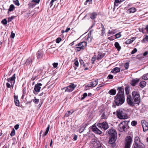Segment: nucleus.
<instances>
[{
    "label": "nucleus",
    "instance_id": "27",
    "mask_svg": "<svg viewBox=\"0 0 148 148\" xmlns=\"http://www.w3.org/2000/svg\"><path fill=\"white\" fill-rule=\"evenodd\" d=\"M101 117L102 119H106L108 117V115L106 112H103L101 115Z\"/></svg>",
    "mask_w": 148,
    "mask_h": 148
},
{
    "label": "nucleus",
    "instance_id": "16",
    "mask_svg": "<svg viewBox=\"0 0 148 148\" xmlns=\"http://www.w3.org/2000/svg\"><path fill=\"white\" fill-rule=\"evenodd\" d=\"M140 80L139 79L136 78V79H133L132 80L131 84L133 86H134Z\"/></svg>",
    "mask_w": 148,
    "mask_h": 148
},
{
    "label": "nucleus",
    "instance_id": "11",
    "mask_svg": "<svg viewBox=\"0 0 148 148\" xmlns=\"http://www.w3.org/2000/svg\"><path fill=\"white\" fill-rule=\"evenodd\" d=\"M108 133L110 136V137L117 136L116 131L113 128H112L109 130L108 131Z\"/></svg>",
    "mask_w": 148,
    "mask_h": 148
},
{
    "label": "nucleus",
    "instance_id": "14",
    "mask_svg": "<svg viewBox=\"0 0 148 148\" xmlns=\"http://www.w3.org/2000/svg\"><path fill=\"white\" fill-rule=\"evenodd\" d=\"M92 131L96 134H101L102 132L95 125H93L92 127Z\"/></svg>",
    "mask_w": 148,
    "mask_h": 148
},
{
    "label": "nucleus",
    "instance_id": "4",
    "mask_svg": "<svg viewBox=\"0 0 148 148\" xmlns=\"http://www.w3.org/2000/svg\"><path fill=\"white\" fill-rule=\"evenodd\" d=\"M132 142V138L130 136L126 137L125 142V148H130Z\"/></svg>",
    "mask_w": 148,
    "mask_h": 148
},
{
    "label": "nucleus",
    "instance_id": "10",
    "mask_svg": "<svg viewBox=\"0 0 148 148\" xmlns=\"http://www.w3.org/2000/svg\"><path fill=\"white\" fill-rule=\"evenodd\" d=\"M141 122L143 131L145 132L147 130H148V123L144 120H142Z\"/></svg>",
    "mask_w": 148,
    "mask_h": 148
},
{
    "label": "nucleus",
    "instance_id": "62",
    "mask_svg": "<svg viewBox=\"0 0 148 148\" xmlns=\"http://www.w3.org/2000/svg\"><path fill=\"white\" fill-rule=\"evenodd\" d=\"M92 0H86V2L84 3V4L85 5H86L87 4V3L88 2L90 3V2H91Z\"/></svg>",
    "mask_w": 148,
    "mask_h": 148
},
{
    "label": "nucleus",
    "instance_id": "40",
    "mask_svg": "<svg viewBox=\"0 0 148 148\" xmlns=\"http://www.w3.org/2000/svg\"><path fill=\"white\" fill-rule=\"evenodd\" d=\"M116 38H120L121 36L120 32H119L118 33L116 34L115 35Z\"/></svg>",
    "mask_w": 148,
    "mask_h": 148
},
{
    "label": "nucleus",
    "instance_id": "30",
    "mask_svg": "<svg viewBox=\"0 0 148 148\" xmlns=\"http://www.w3.org/2000/svg\"><path fill=\"white\" fill-rule=\"evenodd\" d=\"M104 55H103L101 53H99L98 54L97 59L99 60L101 59L104 57Z\"/></svg>",
    "mask_w": 148,
    "mask_h": 148
},
{
    "label": "nucleus",
    "instance_id": "24",
    "mask_svg": "<svg viewBox=\"0 0 148 148\" xmlns=\"http://www.w3.org/2000/svg\"><path fill=\"white\" fill-rule=\"evenodd\" d=\"M14 100L16 105L17 106H19V100L17 99V97L16 96H14Z\"/></svg>",
    "mask_w": 148,
    "mask_h": 148
},
{
    "label": "nucleus",
    "instance_id": "21",
    "mask_svg": "<svg viewBox=\"0 0 148 148\" xmlns=\"http://www.w3.org/2000/svg\"><path fill=\"white\" fill-rule=\"evenodd\" d=\"M74 112V111L72 110L68 111L65 114L64 116L65 117H67L69 116L72 114Z\"/></svg>",
    "mask_w": 148,
    "mask_h": 148
},
{
    "label": "nucleus",
    "instance_id": "13",
    "mask_svg": "<svg viewBox=\"0 0 148 148\" xmlns=\"http://www.w3.org/2000/svg\"><path fill=\"white\" fill-rule=\"evenodd\" d=\"M98 82V79H97L95 81L90 82L87 86L90 87H94L97 84Z\"/></svg>",
    "mask_w": 148,
    "mask_h": 148
},
{
    "label": "nucleus",
    "instance_id": "15",
    "mask_svg": "<svg viewBox=\"0 0 148 148\" xmlns=\"http://www.w3.org/2000/svg\"><path fill=\"white\" fill-rule=\"evenodd\" d=\"M117 136H111L110 137L109 143L112 144L114 143L116 140Z\"/></svg>",
    "mask_w": 148,
    "mask_h": 148
},
{
    "label": "nucleus",
    "instance_id": "53",
    "mask_svg": "<svg viewBox=\"0 0 148 148\" xmlns=\"http://www.w3.org/2000/svg\"><path fill=\"white\" fill-rule=\"evenodd\" d=\"M15 36V34L14 33L11 32V34L10 37L12 38H14Z\"/></svg>",
    "mask_w": 148,
    "mask_h": 148
},
{
    "label": "nucleus",
    "instance_id": "59",
    "mask_svg": "<svg viewBox=\"0 0 148 148\" xmlns=\"http://www.w3.org/2000/svg\"><path fill=\"white\" fill-rule=\"evenodd\" d=\"M101 28L102 29L101 30L102 32H105V29L104 27L102 24H101Z\"/></svg>",
    "mask_w": 148,
    "mask_h": 148
},
{
    "label": "nucleus",
    "instance_id": "1",
    "mask_svg": "<svg viewBox=\"0 0 148 148\" xmlns=\"http://www.w3.org/2000/svg\"><path fill=\"white\" fill-rule=\"evenodd\" d=\"M117 90L119 91L115 97L114 102L117 106H120L125 101L124 89L122 87H119Z\"/></svg>",
    "mask_w": 148,
    "mask_h": 148
},
{
    "label": "nucleus",
    "instance_id": "9",
    "mask_svg": "<svg viewBox=\"0 0 148 148\" xmlns=\"http://www.w3.org/2000/svg\"><path fill=\"white\" fill-rule=\"evenodd\" d=\"M127 102L128 104L131 106H134L136 103L132 99L131 96L130 95H127Z\"/></svg>",
    "mask_w": 148,
    "mask_h": 148
},
{
    "label": "nucleus",
    "instance_id": "49",
    "mask_svg": "<svg viewBox=\"0 0 148 148\" xmlns=\"http://www.w3.org/2000/svg\"><path fill=\"white\" fill-rule=\"evenodd\" d=\"M40 1V0H32V2L35 3H38Z\"/></svg>",
    "mask_w": 148,
    "mask_h": 148
},
{
    "label": "nucleus",
    "instance_id": "42",
    "mask_svg": "<svg viewBox=\"0 0 148 148\" xmlns=\"http://www.w3.org/2000/svg\"><path fill=\"white\" fill-rule=\"evenodd\" d=\"M87 96V94L86 93H84L82 95L81 98V100H83Z\"/></svg>",
    "mask_w": 148,
    "mask_h": 148
},
{
    "label": "nucleus",
    "instance_id": "7",
    "mask_svg": "<svg viewBox=\"0 0 148 148\" xmlns=\"http://www.w3.org/2000/svg\"><path fill=\"white\" fill-rule=\"evenodd\" d=\"M97 126L101 129H103L104 130H106L109 127L108 123L105 122L98 124Z\"/></svg>",
    "mask_w": 148,
    "mask_h": 148
},
{
    "label": "nucleus",
    "instance_id": "54",
    "mask_svg": "<svg viewBox=\"0 0 148 148\" xmlns=\"http://www.w3.org/2000/svg\"><path fill=\"white\" fill-rule=\"evenodd\" d=\"M144 145L142 144V145H140L139 144H138V148H143Z\"/></svg>",
    "mask_w": 148,
    "mask_h": 148
},
{
    "label": "nucleus",
    "instance_id": "48",
    "mask_svg": "<svg viewBox=\"0 0 148 148\" xmlns=\"http://www.w3.org/2000/svg\"><path fill=\"white\" fill-rule=\"evenodd\" d=\"M129 66V64L128 62L125 63V67L126 69H128Z\"/></svg>",
    "mask_w": 148,
    "mask_h": 148
},
{
    "label": "nucleus",
    "instance_id": "29",
    "mask_svg": "<svg viewBox=\"0 0 148 148\" xmlns=\"http://www.w3.org/2000/svg\"><path fill=\"white\" fill-rule=\"evenodd\" d=\"M97 16V14L95 12L92 13L90 14V18L92 19H95Z\"/></svg>",
    "mask_w": 148,
    "mask_h": 148
},
{
    "label": "nucleus",
    "instance_id": "37",
    "mask_svg": "<svg viewBox=\"0 0 148 148\" xmlns=\"http://www.w3.org/2000/svg\"><path fill=\"white\" fill-rule=\"evenodd\" d=\"M34 99L32 100L31 101H33L35 103H36V104L38 103L39 102V99H36V97H34Z\"/></svg>",
    "mask_w": 148,
    "mask_h": 148
},
{
    "label": "nucleus",
    "instance_id": "2",
    "mask_svg": "<svg viewBox=\"0 0 148 148\" xmlns=\"http://www.w3.org/2000/svg\"><path fill=\"white\" fill-rule=\"evenodd\" d=\"M129 121H125L121 122L118 127V130L120 132H125L127 131L128 127V123Z\"/></svg>",
    "mask_w": 148,
    "mask_h": 148
},
{
    "label": "nucleus",
    "instance_id": "47",
    "mask_svg": "<svg viewBox=\"0 0 148 148\" xmlns=\"http://www.w3.org/2000/svg\"><path fill=\"white\" fill-rule=\"evenodd\" d=\"M125 91L126 94L128 95L129 94V90L128 88L127 87H126L125 88Z\"/></svg>",
    "mask_w": 148,
    "mask_h": 148
},
{
    "label": "nucleus",
    "instance_id": "22",
    "mask_svg": "<svg viewBox=\"0 0 148 148\" xmlns=\"http://www.w3.org/2000/svg\"><path fill=\"white\" fill-rule=\"evenodd\" d=\"M15 74H14L11 78H8L7 81L8 82L13 81L15 82Z\"/></svg>",
    "mask_w": 148,
    "mask_h": 148
},
{
    "label": "nucleus",
    "instance_id": "26",
    "mask_svg": "<svg viewBox=\"0 0 148 148\" xmlns=\"http://www.w3.org/2000/svg\"><path fill=\"white\" fill-rule=\"evenodd\" d=\"M108 93L112 95H114L116 93V91L114 89H112L109 91Z\"/></svg>",
    "mask_w": 148,
    "mask_h": 148
},
{
    "label": "nucleus",
    "instance_id": "33",
    "mask_svg": "<svg viewBox=\"0 0 148 148\" xmlns=\"http://www.w3.org/2000/svg\"><path fill=\"white\" fill-rule=\"evenodd\" d=\"M14 5L13 4H12L10 6V8L8 9V11L10 12H11L12 11H13L14 10Z\"/></svg>",
    "mask_w": 148,
    "mask_h": 148
},
{
    "label": "nucleus",
    "instance_id": "58",
    "mask_svg": "<svg viewBox=\"0 0 148 148\" xmlns=\"http://www.w3.org/2000/svg\"><path fill=\"white\" fill-rule=\"evenodd\" d=\"M58 65V63H54L53 64V66L54 68H56L57 67Z\"/></svg>",
    "mask_w": 148,
    "mask_h": 148
},
{
    "label": "nucleus",
    "instance_id": "56",
    "mask_svg": "<svg viewBox=\"0 0 148 148\" xmlns=\"http://www.w3.org/2000/svg\"><path fill=\"white\" fill-rule=\"evenodd\" d=\"M81 65H82L84 66H85V65L84 64V62L82 60H81L79 61Z\"/></svg>",
    "mask_w": 148,
    "mask_h": 148
},
{
    "label": "nucleus",
    "instance_id": "23",
    "mask_svg": "<svg viewBox=\"0 0 148 148\" xmlns=\"http://www.w3.org/2000/svg\"><path fill=\"white\" fill-rule=\"evenodd\" d=\"M146 85V82L145 81H142L139 84V86L141 88H144Z\"/></svg>",
    "mask_w": 148,
    "mask_h": 148
},
{
    "label": "nucleus",
    "instance_id": "32",
    "mask_svg": "<svg viewBox=\"0 0 148 148\" xmlns=\"http://www.w3.org/2000/svg\"><path fill=\"white\" fill-rule=\"evenodd\" d=\"M37 58H40L42 57V54L40 51H38L37 53Z\"/></svg>",
    "mask_w": 148,
    "mask_h": 148
},
{
    "label": "nucleus",
    "instance_id": "60",
    "mask_svg": "<svg viewBox=\"0 0 148 148\" xmlns=\"http://www.w3.org/2000/svg\"><path fill=\"white\" fill-rule=\"evenodd\" d=\"M96 60L95 57H93L92 59V64L94 63V62Z\"/></svg>",
    "mask_w": 148,
    "mask_h": 148
},
{
    "label": "nucleus",
    "instance_id": "28",
    "mask_svg": "<svg viewBox=\"0 0 148 148\" xmlns=\"http://www.w3.org/2000/svg\"><path fill=\"white\" fill-rule=\"evenodd\" d=\"M14 84V82H11V84L10 83H6V85L7 86V87L8 88H10L11 87H12L13 86V85Z\"/></svg>",
    "mask_w": 148,
    "mask_h": 148
},
{
    "label": "nucleus",
    "instance_id": "57",
    "mask_svg": "<svg viewBox=\"0 0 148 148\" xmlns=\"http://www.w3.org/2000/svg\"><path fill=\"white\" fill-rule=\"evenodd\" d=\"M108 77L110 79H112L113 78V76L111 74H109L108 76Z\"/></svg>",
    "mask_w": 148,
    "mask_h": 148
},
{
    "label": "nucleus",
    "instance_id": "19",
    "mask_svg": "<svg viewBox=\"0 0 148 148\" xmlns=\"http://www.w3.org/2000/svg\"><path fill=\"white\" fill-rule=\"evenodd\" d=\"M120 71V69L118 67H116L114 68L111 72L112 73H116L119 72Z\"/></svg>",
    "mask_w": 148,
    "mask_h": 148
},
{
    "label": "nucleus",
    "instance_id": "8",
    "mask_svg": "<svg viewBox=\"0 0 148 148\" xmlns=\"http://www.w3.org/2000/svg\"><path fill=\"white\" fill-rule=\"evenodd\" d=\"M42 85V84L40 83H38L35 85L34 90H33L34 94H37L36 92H40L41 88V86Z\"/></svg>",
    "mask_w": 148,
    "mask_h": 148
},
{
    "label": "nucleus",
    "instance_id": "20",
    "mask_svg": "<svg viewBox=\"0 0 148 148\" xmlns=\"http://www.w3.org/2000/svg\"><path fill=\"white\" fill-rule=\"evenodd\" d=\"M134 142L135 145H137L138 144H139L140 143V140L139 137L138 136L135 137Z\"/></svg>",
    "mask_w": 148,
    "mask_h": 148
},
{
    "label": "nucleus",
    "instance_id": "52",
    "mask_svg": "<svg viewBox=\"0 0 148 148\" xmlns=\"http://www.w3.org/2000/svg\"><path fill=\"white\" fill-rule=\"evenodd\" d=\"M137 124V122L135 121H133L131 123V125L132 126H135Z\"/></svg>",
    "mask_w": 148,
    "mask_h": 148
},
{
    "label": "nucleus",
    "instance_id": "51",
    "mask_svg": "<svg viewBox=\"0 0 148 148\" xmlns=\"http://www.w3.org/2000/svg\"><path fill=\"white\" fill-rule=\"evenodd\" d=\"M14 3L16 5L18 6L20 4L18 0H16L15 1H14Z\"/></svg>",
    "mask_w": 148,
    "mask_h": 148
},
{
    "label": "nucleus",
    "instance_id": "55",
    "mask_svg": "<svg viewBox=\"0 0 148 148\" xmlns=\"http://www.w3.org/2000/svg\"><path fill=\"white\" fill-rule=\"evenodd\" d=\"M137 49L136 48H134L133 51L131 52L132 54H133L135 53L137 51Z\"/></svg>",
    "mask_w": 148,
    "mask_h": 148
},
{
    "label": "nucleus",
    "instance_id": "44",
    "mask_svg": "<svg viewBox=\"0 0 148 148\" xmlns=\"http://www.w3.org/2000/svg\"><path fill=\"white\" fill-rule=\"evenodd\" d=\"M1 23L3 25H6L7 23V21L5 19H4L1 22Z\"/></svg>",
    "mask_w": 148,
    "mask_h": 148
},
{
    "label": "nucleus",
    "instance_id": "43",
    "mask_svg": "<svg viewBox=\"0 0 148 148\" xmlns=\"http://www.w3.org/2000/svg\"><path fill=\"white\" fill-rule=\"evenodd\" d=\"M85 127H84V126L81 127L79 129V131L80 133H81L84 131L85 129Z\"/></svg>",
    "mask_w": 148,
    "mask_h": 148
},
{
    "label": "nucleus",
    "instance_id": "17",
    "mask_svg": "<svg viewBox=\"0 0 148 148\" xmlns=\"http://www.w3.org/2000/svg\"><path fill=\"white\" fill-rule=\"evenodd\" d=\"M91 31H90L88 34V36L87 37V40L88 42H91L92 40V37L91 36Z\"/></svg>",
    "mask_w": 148,
    "mask_h": 148
},
{
    "label": "nucleus",
    "instance_id": "50",
    "mask_svg": "<svg viewBox=\"0 0 148 148\" xmlns=\"http://www.w3.org/2000/svg\"><path fill=\"white\" fill-rule=\"evenodd\" d=\"M61 40V39L59 37L58 38L56 39V42L57 43H59Z\"/></svg>",
    "mask_w": 148,
    "mask_h": 148
},
{
    "label": "nucleus",
    "instance_id": "38",
    "mask_svg": "<svg viewBox=\"0 0 148 148\" xmlns=\"http://www.w3.org/2000/svg\"><path fill=\"white\" fill-rule=\"evenodd\" d=\"M32 59L31 58H29L28 59H27V60L26 62L27 64L28 63L29 64H30L32 63Z\"/></svg>",
    "mask_w": 148,
    "mask_h": 148
},
{
    "label": "nucleus",
    "instance_id": "3",
    "mask_svg": "<svg viewBox=\"0 0 148 148\" xmlns=\"http://www.w3.org/2000/svg\"><path fill=\"white\" fill-rule=\"evenodd\" d=\"M134 102L136 104H138L140 101V98L139 92L136 90L134 91L132 93Z\"/></svg>",
    "mask_w": 148,
    "mask_h": 148
},
{
    "label": "nucleus",
    "instance_id": "31",
    "mask_svg": "<svg viewBox=\"0 0 148 148\" xmlns=\"http://www.w3.org/2000/svg\"><path fill=\"white\" fill-rule=\"evenodd\" d=\"M129 13H133L136 11V9L134 8H132L127 11Z\"/></svg>",
    "mask_w": 148,
    "mask_h": 148
},
{
    "label": "nucleus",
    "instance_id": "63",
    "mask_svg": "<svg viewBox=\"0 0 148 148\" xmlns=\"http://www.w3.org/2000/svg\"><path fill=\"white\" fill-rule=\"evenodd\" d=\"M74 64H75V65L76 66H78V64H79V62L77 61H76L75 62Z\"/></svg>",
    "mask_w": 148,
    "mask_h": 148
},
{
    "label": "nucleus",
    "instance_id": "5",
    "mask_svg": "<svg viewBox=\"0 0 148 148\" xmlns=\"http://www.w3.org/2000/svg\"><path fill=\"white\" fill-rule=\"evenodd\" d=\"M87 42H82L75 45V49L78 51H80L81 49H84L86 46Z\"/></svg>",
    "mask_w": 148,
    "mask_h": 148
},
{
    "label": "nucleus",
    "instance_id": "35",
    "mask_svg": "<svg viewBox=\"0 0 148 148\" xmlns=\"http://www.w3.org/2000/svg\"><path fill=\"white\" fill-rule=\"evenodd\" d=\"M99 143V142L98 141H97V140H92L91 142V143L93 145V146H96L97 144H98Z\"/></svg>",
    "mask_w": 148,
    "mask_h": 148
},
{
    "label": "nucleus",
    "instance_id": "46",
    "mask_svg": "<svg viewBox=\"0 0 148 148\" xmlns=\"http://www.w3.org/2000/svg\"><path fill=\"white\" fill-rule=\"evenodd\" d=\"M15 130H14V129H13L12 131L11 132L10 135L11 136H13L15 135Z\"/></svg>",
    "mask_w": 148,
    "mask_h": 148
},
{
    "label": "nucleus",
    "instance_id": "12",
    "mask_svg": "<svg viewBox=\"0 0 148 148\" xmlns=\"http://www.w3.org/2000/svg\"><path fill=\"white\" fill-rule=\"evenodd\" d=\"M76 87L73 84L71 83V84L66 87L65 91L70 92L72 91Z\"/></svg>",
    "mask_w": 148,
    "mask_h": 148
},
{
    "label": "nucleus",
    "instance_id": "61",
    "mask_svg": "<svg viewBox=\"0 0 148 148\" xmlns=\"http://www.w3.org/2000/svg\"><path fill=\"white\" fill-rule=\"evenodd\" d=\"M19 125L18 124L15 125L14 126L15 129L16 130H17V129H18L19 128Z\"/></svg>",
    "mask_w": 148,
    "mask_h": 148
},
{
    "label": "nucleus",
    "instance_id": "41",
    "mask_svg": "<svg viewBox=\"0 0 148 148\" xmlns=\"http://www.w3.org/2000/svg\"><path fill=\"white\" fill-rule=\"evenodd\" d=\"M33 3L32 2L28 5L29 7L33 8L35 6L36 3Z\"/></svg>",
    "mask_w": 148,
    "mask_h": 148
},
{
    "label": "nucleus",
    "instance_id": "36",
    "mask_svg": "<svg viewBox=\"0 0 148 148\" xmlns=\"http://www.w3.org/2000/svg\"><path fill=\"white\" fill-rule=\"evenodd\" d=\"M142 79L144 80L148 79V73L142 76Z\"/></svg>",
    "mask_w": 148,
    "mask_h": 148
},
{
    "label": "nucleus",
    "instance_id": "25",
    "mask_svg": "<svg viewBox=\"0 0 148 148\" xmlns=\"http://www.w3.org/2000/svg\"><path fill=\"white\" fill-rule=\"evenodd\" d=\"M115 47L119 51L121 49V47L120 46L119 43L117 42H116L114 44Z\"/></svg>",
    "mask_w": 148,
    "mask_h": 148
},
{
    "label": "nucleus",
    "instance_id": "64",
    "mask_svg": "<svg viewBox=\"0 0 148 148\" xmlns=\"http://www.w3.org/2000/svg\"><path fill=\"white\" fill-rule=\"evenodd\" d=\"M143 40H145L147 41H148V36L146 35Z\"/></svg>",
    "mask_w": 148,
    "mask_h": 148
},
{
    "label": "nucleus",
    "instance_id": "39",
    "mask_svg": "<svg viewBox=\"0 0 148 148\" xmlns=\"http://www.w3.org/2000/svg\"><path fill=\"white\" fill-rule=\"evenodd\" d=\"M121 0H115V1L114 3V6H117L118 5L117 4L121 3L122 1Z\"/></svg>",
    "mask_w": 148,
    "mask_h": 148
},
{
    "label": "nucleus",
    "instance_id": "34",
    "mask_svg": "<svg viewBox=\"0 0 148 148\" xmlns=\"http://www.w3.org/2000/svg\"><path fill=\"white\" fill-rule=\"evenodd\" d=\"M134 40V38L128 39L126 41V43L127 44H129L132 42Z\"/></svg>",
    "mask_w": 148,
    "mask_h": 148
},
{
    "label": "nucleus",
    "instance_id": "6",
    "mask_svg": "<svg viewBox=\"0 0 148 148\" xmlns=\"http://www.w3.org/2000/svg\"><path fill=\"white\" fill-rule=\"evenodd\" d=\"M117 115L120 119H125L128 118L127 115L123 111L120 110L117 111Z\"/></svg>",
    "mask_w": 148,
    "mask_h": 148
},
{
    "label": "nucleus",
    "instance_id": "45",
    "mask_svg": "<svg viewBox=\"0 0 148 148\" xmlns=\"http://www.w3.org/2000/svg\"><path fill=\"white\" fill-rule=\"evenodd\" d=\"M14 16H12L10 17H9L8 18V22H9L12 21V20L14 18Z\"/></svg>",
    "mask_w": 148,
    "mask_h": 148
},
{
    "label": "nucleus",
    "instance_id": "18",
    "mask_svg": "<svg viewBox=\"0 0 148 148\" xmlns=\"http://www.w3.org/2000/svg\"><path fill=\"white\" fill-rule=\"evenodd\" d=\"M57 0H52L50 4V7L53 5H54L55 7L57 4H58V3Z\"/></svg>",
    "mask_w": 148,
    "mask_h": 148
}]
</instances>
